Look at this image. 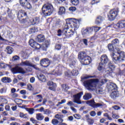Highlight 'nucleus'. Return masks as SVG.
<instances>
[{"label":"nucleus","mask_w":125,"mask_h":125,"mask_svg":"<svg viewBox=\"0 0 125 125\" xmlns=\"http://www.w3.org/2000/svg\"><path fill=\"white\" fill-rule=\"evenodd\" d=\"M25 7H26L27 9H32V5L30 4V3H27L26 5H24Z\"/></svg>","instance_id":"nucleus-40"},{"label":"nucleus","mask_w":125,"mask_h":125,"mask_svg":"<svg viewBox=\"0 0 125 125\" xmlns=\"http://www.w3.org/2000/svg\"><path fill=\"white\" fill-rule=\"evenodd\" d=\"M20 117H21V118H26L27 116L26 114H24V113H21Z\"/></svg>","instance_id":"nucleus-56"},{"label":"nucleus","mask_w":125,"mask_h":125,"mask_svg":"<svg viewBox=\"0 0 125 125\" xmlns=\"http://www.w3.org/2000/svg\"><path fill=\"white\" fill-rule=\"evenodd\" d=\"M0 93H5L6 92V89L2 88L0 90Z\"/></svg>","instance_id":"nucleus-49"},{"label":"nucleus","mask_w":125,"mask_h":125,"mask_svg":"<svg viewBox=\"0 0 125 125\" xmlns=\"http://www.w3.org/2000/svg\"><path fill=\"white\" fill-rule=\"evenodd\" d=\"M27 0H20V3L21 5H22V6H25V5L26 4V2H27Z\"/></svg>","instance_id":"nucleus-36"},{"label":"nucleus","mask_w":125,"mask_h":125,"mask_svg":"<svg viewBox=\"0 0 125 125\" xmlns=\"http://www.w3.org/2000/svg\"><path fill=\"white\" fill-rule=\"evenodd\" d=\"M112 118H113V119H119V118H120V116H119V115L117 114H113Z\"/></svg>","instance_id":"nucleus-54"},{"label":"nucleus","mask_w":125,"mask_h":125,"mask_svg":"<svg viewBox=\"0 0 125 125\" xmlns=\"http://www.w3.org/2000/svg\"><path fill=\"white\" fill-rule=\"evenodd\" d=\"M78 58L83 65H89L91 62V58L85 55V53L81 52L78 55Z\"/></svg>","instance_id":"nucleus-5"},{"label":"nucleus","mask_w":125,"mask_h":125,"mask_svg":"<svg viewBox=\"0 0 125 125\" xmlns=\"http://www.w3.org/2000/svg\"><path fill=\"white\" fill-rule=\"evenodd\" d=\"M67 105H68V106H70V107H72V106H74V103H73V102L72 101H69L67 104Z\"/></svg>","instance_id":"nucleus-47"},{"label":"nucleus","mask_w":125,"mask_h":125,"mask_svg":"<svg viewBox=\"0 0 125 125\" xmlns=\"http://www.w3.org/2000/svg\"><path fill=\"white\" fill-rule=\"evenodd\" d=\"M104 117H105L106 118H107L108 119V120H109V121H112V119L111 117H110L109 116V114H108V113H104Z\"/></svg>","instance_id":"nucleus-42"},{"label":"nucleus","mask_w":125,"mask_h":125,"mask_svg":"<svg viewBox=\"0 0 125 125\" xmlns=\"http://www.w3.org/2000/svg\"><path fill=\"white\" fill-rule=\"evenodd\" d=\"M18 17L19 21L21 23L28 22L31 25H35V24H39L40 22V18L27 19V14L23 10H21L19 12Z\"/></svg>","instance_id":"nucleus-2"},{"label":"nucleus","mask_w":125,"mask_h":125,"mask_svg":"<svg viewBox=\"0 0 125 125\" xmlns=\"http://www.w3.org/2000/svg\"><path fill=\"white\" fill-rule=\"evenodd\" d=\"M71 74L73 75V76H78V75H79V71L77 70L74 69L71 72Z\"/></svg>","instance_id":"nucleus-38"},{"label":"nucleus","mask_w":125,"mask_h":125,"mask_svg":"<svg viewBox=\"0 0 125 125\" xmlns=\"http://www.w3.org/2000/svg\"><path fill=\"white\" fill-rule=\"evenodd\" d=\"M20 59V58L18 56H15L13 57V60L14 61H16L17 60H19Z\"/></svg>","instance_id":"nucleus-45"},{"label":"nucleus","mask_w":125,"mask_h":125,"mask_svg":"<svg viewBox=\"0 0 125 125\" xmlns=\"http://www.w3.org/2000/svg\"><path fill=\"white\" fill-rule=\"evenodd\" d=\"M2 83H11V79L8 77L2 78L1 80Z\"/></svg>","instance_id":"nucleus-25"},{"label":"nucleus","mask_w":125,"mask_h":125,"mask_svg":"<svg viewBox=\"0 0 125 125\" xmlns=\"http://www.w3.org/2000/svg\"><path fill=\"white\" fill-rule=\"evenodd\" d=\"M118 13L119 10H118L117 9L111 10L107 15L108 18L110 21H113L115 20V19L118 16Z\"/></svg>","instance_id":"nucleus-11"},{"label":"nucleus","mask_w":125,"mask_h":125,"mask_svg":"<svg viewBox=\"0 0 125 125\" xmlns=\"http://www.w3.org/2000/svg\"><path fill=\"white\" fill-rule=\"evenodd\" d=\"M117 53L118 54V56H117L115 53H113L111 54L113 61H124V59H125V53L121 51L117 52Z\"/></svg>","instance_id":"nucleus-9"},{"label":"nucleus","mask_w":125,"mask_h":125,"mask_svg":"<svg viewBox=\"0 0 125 125\" xmlns=\"http://www.w3.org/2000/svg\"><path fill=\"white\" fill-rule=\"evenodd\" d=\"M10 125H20V124L17 122H14L10 124Z\"/></svg>","instance_id":"nucleus-64"},{"label":"nucleus","mask_w":125,"mask_h":125,"mask_svg":"<svg viewBox=\"0 0 125 125\" xmlns=\"http://www.w3.org/2000/svg\"><path fill=\"white\" fill-rule=\"evenodd\" d=\"M75 64H76V62H75V61L70 62V64H69L70 67H73V66H74Z\"/></svg>","instance_id":"nucleus-57"},{"label":"nucleus","mask_w":125,"mask_h":125,"mask_svg":"<svg viewBox=\"0 0 125 125\" xmlns=\"http://www.w3.org/2000/svg\"><path fill=\"white\" fill-rule=\"evenodd\" d=\"M50 74L51 75H54L55 76H60V75L62 74V72L59 71V67L58 66L55 69L53 70Z\"/></svg>","instance_id":"nucleus-17"},{"label":"nucleus","mask_w":125,"mask_h":125,"mask_svg":"<svg viewBox=\"0 0 125 125\" xmlns=\"http://www.w3.org/2000/svg\"><path fill=\"white\" fill-rule=\"evenodd\" d=\"M19 66H21L22 67L24 66H28L29 67H33L35 69H36V70H39V68L36 67V65H33L32 62L30 61H26L25 62H22L20 64H17L14 68L11 69V71L13 74H25L26 70Z\"/></svg>","instance_id":"nucleus-3"},{"label":"nucleus","mask_w":125,"mask_h":125,"mask_svg":"<svg viewBox=\"0 0 125 125\" xmlns=\"http://www.w3.org/2000/svg\"><path fill=\"white\" fill-rule=\"evenodd\" d=\"M66 11V9H65V7H60L58 14L59 15H62V14H65V12Z\"/></svg>","instance_id":"nucleus-24"},{"label":"nucleus","mask_w":125,"mask_h":125,"mask_svg":"<svg viewBox=\"0 0 125 125\" xmlns=\"http://www.w3.org/2000/svg\"><path fill=\"white\" fill-rule=\"evenodd\" d=\"M26 110L30 115H33V114H34V111H35L34 108H26Z\"/></svg>","instance_id":"nucleus-32"},{"label":"nucleus","mask_w":125,"mask_h":125,"mask_svg":"<svg viewBox=\"0 0 125 125\" xmlns=\"http://www.w3.org/2000/svg\"><path fill=\"white\" fill-rule=\"evenodd\" d=\"M29 43L31 47L35 48V49H40V48H42L43 50H46V48H47L48 45H49V43L46 42L41 46L33 39H31L29 41Z\"/></svg>","instance_id":"nucleus-6"},{"label":"nucleus","mask_w":125,"mask_h":125,"mask_svg":"<svg viewBox=\"0 0 125 125\" xmlns=\"http://www.w3.org/2000/svg\"><path fill=\"white\" fill-rule=\"evenodd\" d=\"M107 88H108L109 91H112L110 94L111 98L115 99L116 97L119 96V92L117 90V85L113 83L108 82L106 85Z\"/></svg>","instance_id":"nucleus-4"},{"label":"nucleus","mask_w":125,"mask_h":125,"mask_svg":"<svg viewBox=\"0 0 125 125\" xmlns=\"http://www.w3.org/2000/svg\"><path fill=\"white\" fill-rule=\"evenodd\" d=\"M27 88L28 90H33V87L30 84L27 85Z\"/></svg>","instance_id":"nucleus-52"},{"label":"nucleus","mask_w":125,"mask_h":125,"mask_svg":"<svg viewBox=\"0 0 125 125\" xmlns=\"http://www.w3.org/2000/svg\"><path fill=\"white\" fill-rule=\"evenodd\" d=\"M119 43L120 41L118 39H114L112 42V44H113V45H119Z\"/></svg>","instance_id":"nucleus-30"},{"label":"nucleus","mask_w":125,"mask_h":125,"mask_svg":"<svg viewBox=\"0 0 125 125\" xmlns=\"http://www.w3.org/2000/svg\"><path fill=\"white\" fill-rule=\"evenodd\" d=\"M30 121L33 123V124H37V120H35L34 118H31Z\"/></svg>","instance_id":"nucleus-58"},{"label":"nucleus","mask_w":125,"mask_h":125,"mask_svg":"<svg viewBox=\"0 0 125 125\" xmlns=\"http://www.w3.org/2000/svg\"><path fill=\"white\" fill-rule=\"evenodd\" d=\"M62 33L64 34L65 39H69L74 35V31L73 29H69L67 26H65L62 30Z\"/></svg>","instance_id":"nucleus-10"},{"label":"nucleus","mask_w":125,"mask_h":125,"mask_svg":"<svg viewBox=\"0 0 125 125\" xmlns=\"http://www.w3.org/2000/svg\"><path fill=\"white\" fill-rule=\"evenodd\" d=\"M109 62L108 56L106 55H103L101 57V62L99 63L98 70L99 71H102L104 69H106V64Z\"/></svg>","instance_id":"nucleus-7"},{"label":"nucleus","mask_w":125,"mask_h":125,"mask_svg":"<svg viewBox=\"0 0 125 125\" xmlns=\"http://www.w3.org/2000/svg\"><path fill=\"white\" fill-rule=\"evenodd\" d=\"M113 108L115 109V110H120L121 107H119L118 105H115L113 106Z\"/></svg>","instance_id":"nucleus-61"},{"label":"nucleus","mask_w":125,"mask_h":125,"mask_svg":"<svg viewBox=\"0 0 125 125\" xmlns=\"http://www.w3.org/2000/svg\"><path fill=\"white\" fill-rule=\"evenodd\" d=\"M6 50L8 54H12V52H13V48L10 46H7L6 47Z\"/></svg>","instance_id":"nucleus-29"},{"label":"nucleus","mask_w":125,"mask_h":125,"mask_svg":"<svg viewBox=\"0 0 125 125\" xmlns=\"http://www.w3.org/2000/svg\"><path fill=\"white\" fill-rule=\"evenodd\" d=\"M86 104L91 106V107H93V108H98V107H101L102 106V104H96L93 100L87 101Z\"/></svg>","instance_id":"nucleus-14"},{"label":"nucleus","mask_w":125,"mask_h":125,"mask_svg":"<svg viewBox=\"0 0 125 125\" xmlns=\"http://www.w3.org/2000/svg\"><path fill=\"white\" fill-rule=\"evenodd\" d=\"M62 87L63 90H67L68 89V87L67 86V85L66 84H63L62 85Z\"/></svg>","instance_id":"nucleus-51"},{"label":"nucleus","mask_w":125,"mask_h":125,"mask_svg":"<svg viewBox=\"0 0 125 125\" xmlns=\"http://www.w3.org/2000/svg\"><path fill=\"white\" fill-rule=\"evenodd\" d=\"M55 118L59 120L61 123H63L64 122V120L63 118H64V115L62 114H57L55 115Z\"/></svg>","instance_id":"nucleus-19"},{"label":"nucleus","mask_w":125,"mask_h":125,"mask_svg":"<svg viewBox=\"0 0 125 125\" xmlns=\"http://www.w3.org/2000/svg\"><path fill=\"white\" fill-rule=\"evenodd\" d=\"M107 71H109V72H112L114 69H115V65H114L112 63L109 62L107 67Z\"/></svg>","instance_id":"nucleus-20"},{"label":"nucleus","mask_w":125,"mask_h":125,"mask_svg":"<svg viewBox=\"0 0 125 125\" xmlns=\"http://www.w3.org/2000/svg\"><path fill=\"white\" fill-rule=\"evenodd\" d=\"M30 83H35V77H32L30 78Z\"/></svg>","instance_id":"nucleus-63"},{"label":"nucleus","mask_w":125,"mask_h":125,"mask_svg":"<svg viewBox=\"0 0 125 125\" xmlns=\"http://www.w3.org/2000/svg\"><path fill=\"white\" fill-rule=\"evenodd\" d=\"M90 116H91V117H95V116H96V113L95 112V111H91Z\"/></svg>","instance_id":"nucleus-48"},{"label":"nucleus","mask_w":125,"mask_h":125,"mask_svg":"<svg viewBox=\"0 0 125 125\" xmlns=\"http://www.w3.org/2000/svg\"><path fill=\"white\" fill-rule=\"evenodd\" d=\"M52 124L53 125H57L59 124V121L56 119H52Z\"/></svg>","instance_id":"nucleus-34"},{"label":"nucleus","mask_w":125,"mask_h":125,"mask_svg":"<svg viewBox=\"0 0 125 125\" xmlns=\"http://www.w3.org/2000/svg\"><path fill=\"white\" fill-rule=\"evenodd\" d=\"M113 44H108V48L109 51H113L114 50V47L113 46Z\"/></svg>","instance_id":"nucleus-37"},{"label":"nucleus","mask_w":125,"mask_h":125,"mask_svg":"<svg viewBox=\"0 0 125 125\" xmlns=\"http://www.w3.org/2000/svg\"><path fill=\"white\" fill-rule=\"evenodd\" d=\"M47 85H49V89L50 90H55V88H56V84L53 83L52 81H50L47 83Z\"/></svg>","instance_id":"nucleus-18"},{"label":"nucleus","mask_w":125,"mask_h":125,"mask_svg":"<svg viewBox=\"0 0 125 125\" xmlns=\"http://www.w3.org/2000/svg\"><path fill=\"white\" fill-rule=\"evenodd\" d=\"M82 34L83 36H86L88 35V33L87 32V29H83L82 30Z\"/></svg>","instance_id":"nucleus-31"},{"label":"nucleus","mask_w":125,"mask_h":125,"mask_svg":"<svg viewBox=\"0 0 125 125\" xmlns=\"http://www.w3.org/2000/svg\"><path fill=\"white\" fill-rule=\"evenodd\" d=\"M117 26L119 29H123V28H125V23L123 21H119L117 24Z\"/></svg>","instance_id":"nucleus-26"},{"label":"nucleus","mask_w":125,"mask_h":125,"mask_svg":"<svg viewBox=\"0 0 125 125\" xmlns=\"http://www.w3.org/2000/svg\"><path fill=\"white\" fill-rule=\"evenodd\" d=\"M103 20H104V18L101 16H99L96 20V24H100V23H101Z\"/></svg>","instance_id":"nucleus-28"},{"label":"nucleus","mask_w":125,"mask_h":125,"mask_svg":"<svg viewBox=\"0 0 125 125\" xmlns=\"http://www.w3.org/2000/svg\"><path fill=\"white\" fill-rule=\"evenodd\" d=\"M70 21H72L73 23V26L74 27V30L76 31L79 29V27H80V25H81V22H82V20H77L76 19H73Z\"/></svg>","instance_id":"nucleus-12"},{"label":"nucleus","mask_w":125,"mask_h":125,"mask_svg":"<svg viewBox=\"0 0 125 125\" xmlns=\"http://www.w3.org/2000/svg\"><path fill=\"white\" fill-rule=\"evenodd\" d=\"M82 95H83V92H80L77 95H75L73 96L74 98L73 102L77 103V104H81L82 102L80 101V99H81V97H82Z\"/></svg>","instance_id":"nucleus-13"},{"label":"nucleus","mask_w":125,"mask_h":125,"mask_svg":"<svg viewBox=\"0 0 125 125\" xmlns=\"http://www.w3.org/2000/svg\"><path fill=\"white\" fill-rule=\"evenodd\" d=\"M69 11H71V12H74L75 10H77V8L76 7H70L69 8Z\"/></svg>","instance_id":"nucleus-41"},{"label":"nucleus","mask_w":125,"mask_h":125,"mask_svg":"<svg viewBox=\"0 0 125 125\" xmlns=\"http://www.w3.org/2000/svg\"><path fill=\"white\" fill-rule=\"evenodd\" d=\"M7 67V65L4 63H0V68H5Z\"/></svg>","instance_id":"nucleus-44"},{"label":"nucleus","mask_w":125,"mask_h":125,"mask_svg":"<svg viewBox=\"0 0 125 125\" xmlns=\"http://www.w3.org/2000/svg\"><path fill=\"white\" fill-rule=\"evenodd\" d=\"M37 42H42L44 41V36L42 35H40L37 37Z\"/></svg>","instance_id":"nucleus-23"},{"label":"nucleus","mask_w":125,"mask_h":125,"mask_svg":"<svg viewBox=\"0 0 125 125\" xmlns=\"http://www.w3.org/2000/svg\"><path fill=\"white\" fill-rule=\"evenodd\" d=\"M42 11L44 15L49 16L53 12V6L50 3L45 4L42 6Z\"/></svg>","instance_id":"nucleus-8"},{"label":"nucleus","mask_w":125,"mask_h":125,"mask_svg":"<svg viewBox=\"0 0 125 125\" xmlns=\"http://www.w3.org/2000/svg\"><path fill=\"white\" fill-rule=\"evenodd\" d=\"M74 120V117L73 116H69L68 117L67 121H69V122H73Z\"/></svg>","instance_id":"nucleus-53"},{"label":"nucleus","mask_w":125,"mask_h":125,"mask_svg":"<svg viewBox=\"0 0 125 125\" xmlns=\"http://www.w3.org/2000/svg\"><path fill=\"white\" fill-rule=\"evenodd\" d=\"M88 125H93V123H94V121L92 119H88L87 121Z\"/></svg>","instance_id":"nucleus-43"},{"label":"nucleus","mask_w":125,"mask_h":125,"mask_svg":"<svg viewBox=\"0 0 125 125\" xmlns=\"http://www.w3.org/2000/svg\"><path fill=\"white\" fill-rule=\"evenodd\" d=\"M100 1V0H93L92 1V4H94L95 3H98Z\"/></svg>","instance_id":"nucleus-55"},{"label":"nucleus","mask_w":125,"mask_h":125,"mask_svg":"<svg viewBox=\"0 0 125 125\" xmlns=\"http://www.w3.org/2000/svg\"><path fill=\"white\" fill-rule=\"evenodd\" d=\"M74 117L75 118V119H80V118H81V115L76 114L74 115Z\"/></svg>","instance_id":"nucleus-59"},{"label":"nucleus","mask_w":125,"mask_h":125,"mask_svg":"<svg viewBox=\"0 0 125 125\" xmlns=\"http://www.w3.org/2000/svg\"><path fill=\"white\" fill-rule=\"evenodd\" d=\"M93 31H94V32H95V33L98 32V31H99V30H100L101 28L97 27V26H93Z\"/></svg>","instance_id":"nucleus-39"},{"label":"nucleus","mask_w":125,"mask_h":125,"mask_svg":"<svg viewBox=\"0 0 125 125\" xmlns=\"http://www.w3.org/2000/svg\"><path fill=\"white\" fill-rule=\"evenodd\" d=\"M91 97V94L89 93H85L84 95L83 96V98L84 100H88V99H90Z\"/></svg>","instance_id":"nucleus-22"},{"label":"nucleus","mask_w":125,"mask_h":125,"mask_svg":"<svg viewBox=\"0 0 125 125\" xmlns=\"http://www.w3.org/2000/svg\"><path fill=\"white\" fill-rule=\"evenodd\" d=\"M71 2L73 5H78L80 2L79 0H71Z\"/></svg>","instance_id":"nucleus-33"},{"label":"nucleus","mask_w":125,"mask_h":125,"mask_svg":"<svg viewBox=\"0 0 125 125\" xmlns=\"http://www.w3.org/2000/svg\"><path fill=\"white\" fill-rule=\"evenodd\" d=\"M105 83H107V80L106 79L100 81L98 79H90L84 82L83 85L87 90L89 91L96 90L98 94H100L103 91V88L101 87V85H103Z\"/></svg>","instance_id":"nucleus-1"},{"label":"nucleus","mask_w":125,"mask_h":125,"mask_svg":"<svg viewBox=\"0 0 125 125\" xmlns=\"http://www.w3.org/2000/svg\"><path fill=\"white\" fill-rule=\"evenodd\" d=\"M83 42L85 45H87V40L86 39H83Z\"/></svg>","instance_id":"nucleus-62"},{"label":"nucleus","mask_w":125,"mask_h":125,"mask_svg":"<svg viewBox=\"0 0 125 125\" xmlns=\"http://www.w3.org/2000/svg\"><path fill=\"white\" fill-rule=\"evenodd\" d=\"M61 48V46L59 44L56 45L55 46V49H57V50H59Z\"/></svg>","instance_id":"nucleus-60"},{"label":"nucleus","mask_w":125,"mask_h":125,"mask_svg":"<svg viewBox=\"0 0 125 125\" xmlns=\"http://www.w3.org/2000/svg\"><path fill=\"white\" fill-rule=\"evenodd\" d=\"M38 78L40 81L42 82L43 83H45L46 82V78H45V76L43 75V74H40L39 76H38Z\"/></svg>","instance_id":"nucleus-21"},{"label":"nucleus","mask_w":125,"mask_h":125,"mask_svg":"<svg viewBox=\"0 0 125 125\" xmlns=\"http://www.w3.org/2000/svg\"><path fill=\"white\" fill-rule=\"evenodd\" d=\"M1 10L4 11V13H6V12H8V16L11 18V19H14V17H15V16L12 14V13L9 12V9L7 7H2L1 8Z\"/></svg>","instance_id":"nucleus-15"},{"label":"nucleus","mask_w":125,"mask_h":125,"mask_svg":"<svg viewBox=\"0 0 125 125\" xmlns=\"http://www.w3.org/2000/svg\"><path fill=\"white\" fill-rule=\"evenodd\" d=\"M44 118V117L42 116V113H38L36 114V119L38 121H42Z\"/></svg>","instance_id":"nucleus-27"},{"label":"nucleus","mask_w":125,"mask_h":125,"mask_svg":"<svg viewBox=\"0 0 125 125\" xmlns=\"http://www.w3.org/2000/svg\"><path fill=\"white\" fill-rule=\"evenodd\" d=\"M11 97L12 98H16V97H18V94L14 93L11 94Z\"/></svg>","instance_id":"nucleus-46"},{"label":"nucleus","mask_w":125,"mask_h":125,"mask_svg":"<svg viewBox=\"0 0 125 125\" xmlns=\"http://www.w3.org/2000/svg\"><path fill=\"white\" fill-rule=\"evenodd\" d=\"M50 62L48 59H43L41 61V64L44 68H46L49 66Z\"/></svg>","instance_id":"nucleus-16"},{"label":"nucleus","mask_w":125,"mask_h":125,"mask_svg":"<svg viewBox=\"0 0 125 125\" xmlns=\"http://www.w3.org/2000/svg\"><path fill=\"white\" fill-rule=\"evenodd\" d=\"M86 29L88 35H89V34H92V32H93V28L92 27H87Z\"/></svg>","instance_id":"nucleus-35"},{"label":"nucleus","mask_w":125,"mask_h":125,"mask_svg":"<svg viewBox=\"0 0 125 125\" xmlns=\"http://www.w3.org/2000/svg\"><path fill=\"white\" fill-rule=\"evenodd\" d=\"M20 93L21 94H22V95H25V94L27 93V91L25 90H21L20 91Z\"/></svg>","instance_id":"nucleus-50"}]
</instances>
